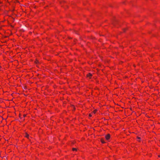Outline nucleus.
I'll return each instance as SVG.
<instances>
[{"mask_svg":"<svg viewBox=\"0 0 160 160\" xmlns=\"http://www.w3.org/2000/svg\"><path fill=\"white\" fill-rule=\"evenodd\" d=\"M110 134H108L105 136L106 139L107 140H108L110 138Z\"/></svg>","mask_w":160,"mask_h":160,"instance_id":"f257e3e1","label":"nucleus"},{"mask_svg":"<svg viewBox=\"0 0 160 160\" xmlns=\"http://www.w3.org/2000/svg\"><path fill=\"white\" fill-rule=\"evenodd\" d=\"M92 76V74L90 73L87 75V77H88L89 78H91V76Z\"/></svg>","mask_w":160,"mask_h":160,"instance_id":"f03ea898","label":"nucleus"},{"mask_svg":"<svg viewBox=\"0 0 160 160\" xmlns=\"http://www.w3.org/2000/svg\"><path fill=\"white\" fill-rule=\"evenodd\" d=\"M25 137H27V138H29V135L28 134H27V133H26Z\"/></svg>","mask_w":160,"mask_h":160,"instance_id":"7ed1b4c3","label":"nucleus"},{"mask_svg":"<svg viewBox=\"0 0 160 160\" xmlns=\"http://www.w3.org/2000/svg\"><path fill=\"white\" fill-rule=\"evenodd\" d=\"M34 63H36V64H37L38 63H39L38 61L37 60V61H35Z\"/></svg>","mask_w":160,"mask_h":160,"instance_id":"20e7f679","label":"nucleus"},{"mask_svg":"<svg viewBox=\"0 0 160 160\" xmlns=\"http://www.w3.org/2000/svg\"><path fill=\"white\" fill-rule=\"evenodd\" d=\"M77 149L76 148H72V150L73 151H74V150H77Z\"/></svg>","mask_w":160,"mask_h":160,"instance_id":"39448f33","label":"nucleus"},{"mask_svg":"<svg viewBox=\"0 0 160 160\" xmlns=\"http://www.w3.org/2000/svg\"><path fill=\"white\" fill-rule=\"evenodd\" d=\"M101 142H102V143H105V142L103 140H101Z\"/></svg>","mask_w":160,"mask_h":160,"instance_id":"423d86ee","label":"nucleus"},{"mask_svg":"<svg viewBox=\"0 0 160 160\" xmlns=\"http://www.w3.org/2000/svg\"><path fill=\"white\" fill-rule=\"evenodd\" d=\"M112 24L113 25L115 26L116 24L115 22H113L112 23Z\"/></svg>","mask_w":160,"mask_h":160,"instance_id":"0eeeda50","label":"nucleus"},{"mask_svg":"<svg viewBox=\"0 0 160 160\" xmlns=\"http://www.w3.org/2000/svg\"><path fill=\"white\" fill-rule=\"evenodd\" d=\"M96 111L97 110H94L93 111V112L94 113H95L96 112Z\"/></svg>","mask_w":160,"mask_h":160,"instance_id":"6e6552de","label":"nucleus"},{"mask_svg":"<svg viewBox=\"0 0 160 160\" xmlns=\"http://www.w3.org/2000/svg\"><path fill=\"white\" fill-rule=\"evenodd\" d=\"M89 117H91L92 116V115L91 114H89Z\"/></svg>","mask_w":160,"mask_h":160,"instance_id":"1a4fd4ad","label":"nucleus"},{"mask_svg":"<svg viewBox=\"0 0 160 160\" xmlns=\"http://www.w3.org/2000/svg\"><path fill=\"white\" fill-rule=\"evenodd\" d=\"M138 139L139 140L140 139V137H138Z\"/></svg>","mask_w":160,"mask_h":160,"instance_id":"9d476101","label":"nucleus"},{"mask_svg":"<svg viewBox=\"0 0 160 160\" xmlns=\"http://www.w3.org/2000/svg\"><path fill=\"white\" fill-rule=\"evenodd\" d=\"M158 157H160V155H158Z\"/></svg>","mask_w":160,"mask_h":160,"instance_id":"9b49d317","label":"nucleus"}]
</instances>
